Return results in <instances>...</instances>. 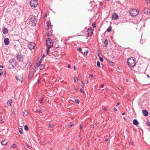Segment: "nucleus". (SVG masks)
I'll use <instances>...</instances> for the list:
<instances>
[{"label":"nucleus","mask_w":150,"mask_h":150,"mask_svg":"<svg viewBox=\"0 0 150 150\" xmlns=\"http://www.w3.org/2000/svg\"><path fill=\"white\" fill-rule=\"evenodd\" d=\"M16 79L18 83H21L23 81V78L22 76H18L17 77H16Z\"/></svg>","instance_id":"nucleus-11"},{"label":"nucleus","mask_w":150,"mask_h":150,"mask_svg":"<svg viewBox=\"0 0 150 150\" xmlns=\"http://www.w3.org/2000/svg\"><path fill=\"white\" fill-rule=\"evenodd\" d=\"M74 70H76V67H75V66H74Z\"/></svg>","instance_id":"nucleus-58"},{"label":"nucleus","mask_w":150,"mask_h":150,"mask_svg":"<svg viewBox=\"0 0 150 150\" xmlns=\"http://www.w3.org/2000/svg\"><path fill=\"white\" fill-rule=\"evenodd\" d=\"M7 141H6L5 140H3L1 142V144L2 145H5L7 144Z\"/></svg>","instance_id":"nucleus-21"},{"label":"nucleus","mask_w":150,"mask_h":150,"mask_svg":"<svg viewBox=\"0 0 150 150\" xmlns=\"http://www.w3.org/2000/svg\"><path fill=\"white\" fill-rule=\"evenodd\" d=\"M16 64L15 60L11 59L9 61V63L8 64V67L10 69H13L16 66Z\"/></svg>","instance_id":"nucleus-3"},{"label":"nucleus","mask_w":150,"mask_h":150,"mask_svg":"<svg viewBox=\"0 0 150 150\" xmlns=\"http://www.w3.org/2000/svg\"><path fill=\"white\" fill-rule=\"evenodd\" d=\"M133 124L135 125H137L138 124V122L136 119H134L133 120Z\"/></svg>","instance_id":"nucleus-20"},{"label":"nucleus","mask_w":150,"mask_h":150,"mask_svg":"<svg viewBox=\"0 0 150 150\" xmlns=\"http://www.w3.org/2000/svg\"><path fill=\"white\" fill-rule=\"evenodd\" d=\"M86 84H87L88 83V80H86Z\"/></svg>","instance_id":"nucleus-52"},{"label":"nucleus","mask_w":150,"mask_h":150,"mask_svg":"<svg viewBox=\"0 0 150 150\" xmlns=\"http://www.w3.org/2000/svg\"><path fill=\"white\" fill-rule=\"evenodd\" d=\"M16 146H17L16 144H13L11 145V147L12 148H13L16 147Z\"/></svg>","instance_id":"nucleus-31"},{"label":"nucleus","mask_w":150,"mask_h":150,"mask_svg":"<svg viewBox=\"0 0 150 150\" xmlns=\"http://www.w3.org/2000/svg\"><path fill=\"white\" fill-rule=\"evenodd\" d=\"M128 65L130 67H134L136 65L137 62L135 58L133 57H130L127 60Z\"/></svg>","instance_id":"nucleus-1"},{"label":"nucleus","mask_w":150,"mask_h":150,"mask_svg":"<svg viewBox=\"0 0 150 150\" xmlns=\"http://www.w3.org/2000/svg\"><path fill=\"white\" fill-rule=\"evenodd\" d=\"M24 129L26 131H28L29 129L28 126L26 125H24Z\"/></svg>","instance_id":"nucleus-26"},{"label":"nucleus","mask_w":150,"mask_h":150,"mask_svg":"<svg viewBox=\"0 0 150 150\" xmlns=\"http://www.w3.org/2000/svg\"><path fill=\"white\" fill-rule=\"evenodd\" d=\"M35 43L32 42H30L28 44V47L30 50L33 49L35 47Z\"/></svg>","instance_id":"nucleus-7"},{"label":"nucleus","mask_w":150,"mask_h":150,"mask_svg":"<svg viewBox=\"0 0 150 150\" xmlns=\"http://www.w3.org/2000/svg\"><path fill=\"white\" fill-rule=\"evenodd\" d=\"M75 101L77 103H79V100L78 99L75 100Z\"/></svg>","instance_id":"nucleus-41"},{"label":"nucleus","mask_w":150,"mask_h":150,"mask_svg":"<svg viewBox=\"0 0 150 150\" xmlns=\"http://www.w3.org/2000/svg\"><path fill=\"white\" fill-rule=\"evenodd\" d=\"M38 112H41V110H39H39H38Z\"/></svg>","instance_id":"nucleus-51"},{"label":"nucleus","mask_w":150,"mask_h":150,"mask_svg":"<svg viewBox=\"0 0 150 150\" xmlns=\"http://www.w3.org/2000/svg\"><path fill=\"white\" fill-rule=\"evenodd\" d=\"M3 74V71L2 69H1L0 70V76H2Z\"/></svg>","instance_id":"nucleus-29"},{"label":"nucleus","mask_w":150,"mask_h":150,"mask_svg":"<svg viewBox=\"0 0 150 150\" xmlns=\"http://www.w3.org/2000/svg\"><path fill=\"white\" fill-rule=\"evenodd\" d=\"M104 86V84H102L101 85V87L102 88Z\"/></svg>","instance_id":"nucleus-56"},{"label":"nucleus","mask_w":150,"mask_h":150,"mask_svg":"<svg viewBox=\"0 0 150 150\" xmlns=\"http://www.w3.org/2000/svg\"><path fill=\"white\" fill-rule=\"evenodd\" d=\"M23 115L24 116H26L28 115V113L27 112H24L23 113Z\"/></svg>","instance_id":"nucleus-34"},{"label":"nucleus","mask_w":150,"mask_h":150,"mask_svg":"<svg viewBox=\"0 0 150 150\" xmlns=\"http://www.w3.org/2000/svg\"><path fill=\"white\" fill-rule=\"evenodd\" d=\"M146 123L147 124V125H150V123L149 122V121L147 122Z\"/></svg>","instance_id":"nucleus-44"},{"label":"nucleus","mask_w":150,"mask_h":150,"mask_svg":"<svg viewBox=\"0 0 150 150\" xmlns=\"http://www.w3.org/2000/svg\"><path fill=\"white\" fill-rule=\"evenodd\" d=\"M26 146L29 149H31V147L30 146H28V145H27V144L26 145Z\"/></svg>","instance_id":"nucleus-43"},{"label":"nucleus","mask_w":150,"mask_h":150,"mask_svg":"<svg viewBox=\"0 0 150 150\" xmlns=\"http://www.w3.org/2000/svg\"><path fill=\"white\" fill-rule=\"evenodd\" d=\"M92 25L94 28H95L96 27V24L94 23H92Z\"/></svg>","instance_id":"nucleus-35"},{"label":"nucleus","mask_w":150,"mask_h":150,"mask_svg":"<svg viewBox=\"0 0 150 150\" xmlns=\"http://www.w3.org/2000/svg\"><path fill=\"white\" fill-rule=\"evenodd\" d=\"M112 30V27L111 26H110L107 29V31L108 32H110Z\"/></svg>","instance_id":"nucleus-23"},{"label":"nucleus","mask_w":150,"mask_h":150,"mask_svg":"<svg viewBox=\"0 0 150 150\" xmlns=\"http://www.w3.org/2000/svg\"><path fill=\"white\" fill-rule=\"evenodd\" d=\"M94 30L93 29L92 27L88 28L87 31V35L89 37L91 36L93 33V31Z\"/></svg>","instance_id":"nucleus-8"},{"label":"nucleus","mask_w":150,"mask_h":150,"mask_svg":"<svg viewBox=\"0 0 150 150\" xmlns=\"http://www.w3.org/2000/svg\"><path fill=\"white\" fill-rule=\"evenodd\" d=\"M108 40L107 39H106L105 40V42H104V44H105V47H106L108 45Z\"/></svg>","instance_id":"nucleus-24"},{"label":"nucleus","mask_w":150,"mask_h":150,"mask_svg":"<svg viewBox=\"0 0 150 150\" xmlns=\"http://www.w3.org/2000/svg\"><path fill=\"white\" fill-rule=\"evenodd\" d=\"M147 76L148 78L149 77V76L148 75H147Z\"/></svg>","instance_id":"nucleus-62"},{"label":"nucleus","mask_w":150,"mask_h":150,"mask_svg":"<svg viewBox=\"0 0 150 150\" xmlns=\"http://www.w3.org/2000/svg\"><path fill=\"white\" fill-rule=\"evenodd\" d=\"M47 27L48 29H49L51 28V23L50 21H49L47 22Z\"/></svg>","instance_id":"nucleus-19"},{"label":"nucleus","mask_w":150,"mask_h":150,"mask_svg":"<svg viewBox=\"0 0 150 150\" xmlns=\"http://www.w3.org/2000/svg\"><path fill=\"white\" fill-rule=\"evenodd\" d=\"M31 65V62L30 61H28L27 62L26 64L25 65V68H28L29 67V68H30Z\"/></svg>","instance_id":"nucleus-14"},{"label":"nucleus","mask_w":150,"mask_h":150,"mask_svg":"<svg viewBox=\"0 0 150 150\" xmlns=\"http://www.w3.org/2000/svg\"><path fill=\"white\" fill-rule=\"evenodd\" d=\"M112 19L116 20L118 18V16L116 13H114L112 15Z\"/></svg>","instance_id":"nucleus-15"},{"label":"nucleus","mask_w":150,"mask_h":150,"mask_svg":"<svg viewBox=\"0 0 150 150\" xmlns=\"http://www.w3.org/2000/svg\"><path fill=\"white\" fill-rule=\"evenodd\" d=\"M114 110H115V111H117V109L115 108H114Z\"/></svg>","instance_id":"nucleus-49"},{"label":"nucleus","mask_w":150,"mask_h":150,"mask_svg":"<svg viewBox=\"0 0 150 150\" xmlns=\"http://www.w3.org/2000/svg\"><path fill=\"white\" fill-rule=\"evenodd\" d=\"M104 110H106V109L105 108H104Z\"/></svg>","instance_id":"nucleus-64"},{"label":"nucleus","mask_w":150,"mask_h":150,"mask_svg":"<svg viewBox=\"0 0 150 150\" xmlns=\"http://www.w3.org/2000/svg\"><path fill=\"white\" fill-rule=\"evenodd\" d=\"M35 69L33 68H32L31 71H30L29 75H28V78L29 79H31L33 77V74L34 71Z\"/></svg>","instance_id":"nucleus-9"},{"label":"nucleus","mask_w":150,"mask_h":150,"mask_svg":"<svg viewBox=\"0 0 150 150\" xmlns=\"http://www.w3.org/2000/svg\"><path fill=\"white\" fill-rule=\"evenodd\" d=\"M80 91L81 92H82V93H83V91L82 89H80Z\"/></svg>","instance_id":"nucleus-50"},{"label":"nucleus","mask_w":150,"mask_h":150,"mask_svg":"<svg viewBox=\"0 0 150 150\" xmlns=\"http://www.w3.org/2000/svg\"><path fill=\"white\" fill-rule=\"evenodd\" d=\"M4 42L6 45H8L9 44V40L8 38H6L4 40Z\"/></svg>","instance_id":"nucleus-16"},{"label":"nucleus","mask_w":150,"mask_h":150,"mask_svg":"<svg viewBox=\"0 0 150 150\" xmlns=\"http://www.w3.org/2000/svg\"><path fill=\"white\" fill-rule=\"evenodd\" d=\"M23 55L21 54H18L17 56V59L19 62H22L23 60Z\"/></svg>","instance_id":"nucleus-10"},{"label":"nucleus","mask_w":150,"mask_h":150,"mask_svg":"<svg viewBox=\"0 0 150 150\" xmlns=\"http://www.w3.org/2000/svg\"><path fill=\"white\" fill-rule=\"evenodd\" d=\"M83 125H80V129H81L83 128Z\"/></svg>","instance_id":"nucleus-38"},{"label":"nucleus","mask_w":150,"mask_h":150,"mask_svg":"<svg viewBox=\"0 0 150 150\" xmlns=\"http://www.w3.org/2000/svg\"><path fill=\"white\" fill-rule=\"evenodd\" d=\"M2 121V118L1 117L0 119V123H1V122Z\"/></svg>","instance_id":"nucleus-45"},{"label":"nucleus","mask_w":150,"mask_h":150,"mask_svg":"<svg viewBox=\"0 0 150 150\" xmlns=\"http://www.w3.org/2000/svg\"><path fill=\"white\" fill-rule=\"evenodd\" d=\"M3 33L4 34H7L8 33L7 29L4 27L3 28Z\"/></svg>","instance_id":"nucleus-17"},{"label":"nucleus","mask_w":150,"mask_h":150,"mask_svg":"<svg viewBox=\"0 0 150 150\" xmlns=\"http://www.w3.org/2000/svg\"><path fill=\"white\" fill-rule=\"evenodd\" d=\"M130 14L133 17H135L139 14V11L135 9H132L129 11Z\"/></svg>","instance_id":"nucleus-4"},{"label":"nucleus","mask_w":150,"mask_h":150,"mask_svg":"<svg viewBox=\"0 0 150 150\" xmlns=\"http://www.w3.org/2000/svg\"><path fill=\"white\" fill-rule=\"evenodd\" d=\"M43 57H42L41 58V59H40V60H42L43 59Z\"/></svg>","instance_id":"nucleus-59"},{"label":"nucleus","mask_w":150,"mask_h":150,"mask_svg":"<svg viewBox=\"0 0 150 150\" xmlns=\"http://www.w3.org/2000/svg\"><path fill=\"white\" fill-rule=\"evenodd\" d=\"M146 0V2L147 4L149 5H150V0Z\"/></svg>","instance_id":"nucleus-36"},{"label":"nucleus","mask_w":150,"mask_h":150,"mask_svg":"<svg viewBox=\"0 0 150 150\" xmlns=\"http://www.w3.org/2000/svg\"><path fill=\"white\" fill-rule=\"evenodd\" d=\"M36 66L39 67L40 70H42L44 68V65L42 64H40V63L39 62L37 63L36 65Z\"/></svg>","instance_id":"nucleus-13"},{"label":"nucleus","mask_w":150,"mask_h":150,"mask_svg":"<svg viewBox=\"0 0 150 150\" xmlns=\"http://www.w3.org/2000/svg\"><path fill=\"white\" fill-rule=\"evenodd\" d=\"M101 62H103V58L102 57H100L99 58Z\"/></svg>","instance_id":"nucleus-30"},{"label":"nucleus","mask_w":150,"mask_h":150,"mask_svg":"<svg viewBox=\"0 0 150 150\" xmlns=\"http://www.w3.org/2000/svg\"><path fill=\"white\" fill-rule=\"evenodd\" d=\"M97 65L98 68L100 67V63L99 61H98L97 62Z\"/></svg>","instance_id":"nucleus-28"},{"label":"nucleus","mask_w":150,"mask_h":150,"mask_svg":"<svg viewBox=\"0 0 150 150\" xmlns=\"http://www.w3.org/2000/svg\"><path fill=\"white\" fill-rule=\"evenodd\" d=\"M88 52V50H86V51L85 52H84V54H86V55L87 54V53Z\"/></svg>","instance_id":"nucleus-39"},{"label":"nucleus","mask_w":150,"mask_h":150,"mask_svg":"<svg viewBox=\"0 0 150 150\" xmlns=\"http://www.w3.org/2000/svg\"><path fill=\"white\" fill-rule=\"evenodd\" d=\"M12 100L11 99H10L8 101L7 103H12Z\"/></svg>","instance_id":"nucleus-32"},{"label":"nucleus","mask_w":150,"mask_h":150,"mask_svg":"<svg viewBox=\"0 0 150 150\" xmlns=\"http://www.w3.org/2000/svg\"><path fill=\"white\" fill-rule=\"evenodd\" d=\"M73 125L72 124H70L69 125V126H68V127H71Z\"/></svg>","instance_id":"nucleus-46"},{"label":"nucleus","mask_w":150,"mask_h":150,"mask_svg":"<svg viewBox=\"0 0 150 150\" xmlns=\"http://www.w3.org/2000/svg\"><path fill=\"white\" fill-rule=\"evenodd\" d=\"M19 131L21 134H23V129L22 128H20L19 129Z\"/></svg>","instance_id":"nucleus-25"},{"label":"nucleus","mask_w":150,"mask_h":150,"mask_svg":"<svg viewBox=\"0 0 150 150\" xmlns=\"http://www.w3.org/2000/svg\"><path fill=\"white\" fill-rule=\"evenodd\" d=\"M41 61L42 60H40V62H40V64L41 63Z\"/></svg>","instance_id":"nucleus-63"},{"label":"nucleus","mask_w":150,"mask_h":150,"mask_svg":"<svg viewBox=\"0 0 150 150\" xmlns=\"http://www.w3.org/2000/svg\"><path fill=\"white\" fill-rule=\"evenodd\" d=\"M30 4L31 7H35L38 4V1L37 0H31Z\"/></svg>","instance_id":"nucleus-5"},{"label":"nucleus","mask_w":150,"mask_h":150,"mask_svg":"<svg viewBox=\"0 0 150 150\" xmlns=\"http://www.w3.org/2000/svg\"><path fill=\"white\" fill-rule=\"evenodd\" d=\"M78 50H79V51L81 52V48L79 47V48Z\"/></svg>","instance_id":"nucleus-48"},{"label":"nucleus","mask_w":150,"mask_h":150,"mask_svg":"<svg viewBox=\"0 0 150 150\" xmlns=\"http://www.w3.org/2000/svg\"><path fill=\"white\" fill-rule=\"evenodd\" d=\"M50 47H47V54L49 53V49Z\"/></svg>","instance_id":"nucleus-37"},{"label":"nucleus","mask_w":150,"mask_h":150,"mask_svg":"<svg viewBox=\"0 0 150 150\" xmlns=\"http://www.w3.org/2000/svg\"><path fill=\"white\" fill-rule=\"evenodd\" d=\"M70 67H71L70 65H69L68 66V68H70Z\"/></svg>","instance_id":"nucleus-53"},{"label":"nucleus","mask_w":150,"mask_h":150,"mask_svg":"<svg viewBox=\"0 0 150 150\" xmlns=\"http://www.w3.org/2000/svg\"><path fill=\"white\" fill-rule=\"evenodd\" d=\"M93 77V75L92 74H91L89 75V77L90 78H92Z\"/></svg>","instance_id":"nucleus-40"},{"label":"nucleus","mask_w":150,"mask_h":150,"mask_svg":"<svg viewBox=\"0 0 150 150\" xmlns=\"http://www.w3.org/2000/svg\"><path fill=\"white\" fill-rule=\"evenodd\" d=\"M129 144L130 145H132L133 144V142H129Z\"/></svg>","instance_id":"nucleus-42"},{"label":"nucleus","mask_w":150,"mask_h":150,"mask_svg":"<svg viewBox=\"0 0 150 150\" xmlns=\"http://www.w3.org/2000/svg\"><path fill=\"white\" fill-rule=\"evenodd\" d=\"M98 57H100V54H98Z\"/></svg>","instance_id":"nucleus-55"},{"label":"nucleus","mask_w":150,"mask_h":150,"mask_svg":"<svg viewBox=\"0 0 150 150\" xmlns=\"http://www.w3.org/2000/svg\"><path fill=\"white\" fill-rule=\"evenodd\" d=\"M81 85L82 86V88H83V86H84V84H83V83H82L81 84Z\"/></svg>","instance_id":"nucleus-47"},{"label":"nucleus","mask_w":150,"mask_h":150,"mask_svg":"<svg viewBox=\"0 0 150 150\" xmlns=\"http://www.w3.org/2000/svg\"><path fill=\"white\" fill-rule=\"evenodd\" d=\"M53 42L51 39L48 38L46 42V45L47 47H51L52 46Z\"/></svg>","instance_id":"nucleus-6"},{"label":"nucleus","mask_w":150,"mask_h":150,"mask_svg":"<svg viewBox=\"0 0 150 150\" xmlns=\"http://www.w3.org/2000/svg\"><path fill=\"white\" fill-rule=\"evenodd\" d=\"M54 125L52 124H49V126H50V127H51V128H53L54 127Z\"/></svg>","instance_id":"nucleus-33"},{"label":"nucleus","mask_w":150,"mask_h":150,"mask_svg":"<svg viewBox=\"0 0 150 150\" xmlns=\"http://www.w3.org/2000/svg\"><path fill=\"white\" fill-rule=\"evenodd\" d=\"M119 104H117V105H116L117 106H118L119 105Z\"/></svg>","instance_id":"nucleus-61"},{"label":"nucleus","mask_w":150,"mask_h":150,"mask_svg":"<svg viewBox=\"0 0 150 150\" xmlns=\"http://www.w3.org/2000/svg\"><path fill=\"white\" fill-rule=\"evenodd\" d=\"M0 67H1L2 68H3V66H1L0 65Z\"/></svg>","instance_id":"nucleus-57"},{"label":"nucleus","mask_w":150,"mask_h":150,"mask_svg":"<svg viewBox=\"0 0 150 150\" xmlns=\"http://www.w3.org/2000/svg\"><path fill=\"white\" fill-rule=\"evenodd\" d=\"M74 81L75 83H76L78 81V78L76 76H75L74 79Z\"/></svg>","instance_id":"nucleus-27"},{"label":"nucleus","mask_w":150,"mask_h":150,"mask_svg":"<svg viewBox=\"0 0 150 150\" xmlns=\"http://www.w3.org/2000/svg\"><path fill=\"white\" fill-rule=\"evenodd\" d=\"M124 119L125 120H126V118L125 117H124Z\"/></svg>","instance_id":"nucleus-60"},{"label":"nucleus","mask_w":150,"mask_h":150,"mask_svg":"<svg viewBox=\"0 0 150 150\" xmlns=\"http://www.w3.org/2000/svg\"><path fill=\"white\" fill-rule=\"evenodd\" d=\"M107 62L110 63V64L111 66L113 65L114 64V63L113 62L110 61L109 59H107Z\"/></svg>","instance_id":"nucleus-22"},{"label":"nucleus","mask_w":150,"mask_h":150,"mask_svg":"<svg viewBox=\"0 0 150 150\" xmlns=\"http://www.w3.org/2000/svg\"><path fill=\"white\" fill-rule=\"evenodd\" d=\"M143 12L146 14H150V9L145 8L143 10Z\"/></svg>","instance_id":"nucleus-12"},{"label":"nucleus","mask_w":150,"mask_h":150,"mask_svg":"<svg viewBox=\"0 0 150 150\" xmlns=\"http://www.w3.org/2000/svg\"><path fill=\"white\" fill-rule=\"evenodd\" d=\"M125 112H123L122 113V115H125Z\"/></svg>","instance_id":"nucleus-54"},{"label":"nucleus","mask_w":150,"mask_h":150,"mask_svg":"<svg viewBox=\"0 0 150 150\" xmlns=\"http://www.w3.org/2000/svg\"><path fill=\"white\" fill-rule=\"evenodd\" d=\"M142 113L143 115L145 116H147L148 115V112L145 110H142Z\"/></svg>","instance_id":"nucleus-18"},{"label":"nucleus","mask_w":150,"mask_h":150,"mask_svg":"<svg viewBox=\"0 0 150 150\" xmlns=\"http://www.w3.org/2000/svg\"><path fill=\"white\" fill-rule=\"evenodd\" d=\"M29 24L33 26H35L37 21L36 18L34 16H30L28 18Z\"/></svg>","instance_id":"nucleus-2"}]
</instances>
